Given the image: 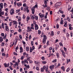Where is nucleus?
Wrapping results in <instances>:
<instances>
[{
	"label": "nucleus",
	"instance_id": "nucleus-1",
	"mask_svg": "<svg viewBox=\"0 0 73 73\" xmlns=\"http://www.w3.org/2000/svg\"><path fill=\"white\" fill-rule=\"evenodd\" d=\"M61 5V2H57L55 4V7H59V6H60Z\"/></svg>",
	"mask_w": 73,
	"mask_h": 73
},
{
	"label": "nucleus",
	"instance_id": "nucleus-2",
	"mask_svg": "<svg viewBox=\"0 0 73 73\" xmlns=\"http://www.w3.org/2000/svg\"><path fill=\"white\" fill-rule=\"evenodd\" d=\"M35 7H33L31 8V10L32 11V13L33 14V15H34V14L35 13Z\"/></svg>",
	"mask_w": 73,
	"mask_h": 73
},
{
	"label": "nucleus",
	"instance_id": "nucleus-3",
	"mask_svg": "<svg viewBox=\"0 0 73 73\" xmlns=\"http://www.w3.org/2000/svg\"><path fill=\"white\" fill-rule=\"evenodd\" d=\"M27 32H30L32 31V29L30 28V27L28 26L27 27Z\"/></svg>",
	"mask_w": 73,
	"mask_h": 73
},
{
	"label": "nucleus",
	"instance_id": "nucleus-4",
	"mask_svg": "<svg viewBox=\"0 0 73 73\" xmlns=\"http://www.w3.org/2000/svg\"><path fill=\"white\" fill-rule=\"evenodd\" d=\"M11 11H10V14L11 15H13L14 14V10L13 9H11Z\"/></svg>",
	"mask_w": 73,
	"mask_h": 73
},
{
	"label": "nucleus",
	"instance_id": "nucleus-5",
	"mask_svg": "<svg viewBox=\"0 0 73 73\" xmlns=\"http://www.w3.org/2000/svg\"><path fill=\"white\" fill-rule=\"evenodd\" d=\"M35 30H37L38 29V25L35 24Z\"/></svg>",
	"mask_w": 73,
	"mask_h": 73
},
{
	"label": "nucleus",
	"instance_id": "nucleus-6",
	"mask_svg": "<svg viewBox=\"0 0 73 73\" xmlns=\"http://www.w3.org/2000/svg\"><path fill=\"white\" fill-rule=\"evenodd\" d=\"M39 15L40 17V18H41V19H42V17H44V15L43 14H42L41 13H39Z\"/></svg>",
	"mask_w": 73,
	"mask_h": 73
},
{
	"label": "nucleus",
	"instance_id": "nucleus-7",
	"mask_svg": "<svg viewBox=\"0 0 73 73\" xmlns=\"http://www.w3.org/2000/svg\"><path fill=\"white\" fill-rule=\"evenodd\" d=\"M4 65L5 67H8L9 65V63H8V64H7V63H5L4 64Z\"/></svg>",
	"mask_w": 73,
	"mask_h": 73
},
{
	"label": "nucleus",
	"instance_id": "nucleus-8",
	"mask_svg": "<svg viewBox=\"0 0 73 73\" xmlns=\"http://www.w3.org/2000/svg\"><path fill=\"white\" fill-rule=\"evenodd\" d=\"M5 30L6 31H9V27L8 26H6L5 27Z\"/></svg>",
	"mask_w": 73,
	"mask_h": 73
},
{
	"label": "nucleus",
	"instance_id": "nucleus-9",
	"mask_svg": "<svg viewBox=\"0 0 73 73\" xmlns=\"http://www.w3.org/2000/svg\"><path fill=\"white\" fill-rule=\"evenodd\" d=\"M0 7L1 9L3 8V3H1L0 4Z\"/></svg>",
	"mask_w": 73,
	"mask_h": 73
},
{
	"label": "nucleus",
	"instance_id": "nucleus-10",
	"mask_svg": "<svg viewBox=\"0 0 73 73\" xmlns=\"http://www.w3.org/2000/svg\"><path fill=\"white\" fill-rule=\"evenodd\" d=\"M31 28L32 29H34V25H33V24H31Z\"/></svg>",
	"mask_w": 73,
	"mask_h": 73
},
{
	"label": "nucleus",
	"instance_id": "nucleus-11",
	"mask_svg": "<svg viewBox=\"0 0 73 73\" xmlns=\"http://www.w3.org/2000/svg\"><path fill=\"white\" fill-rule=\"evenodd\" d=\"M4 14V11H2L0 13V16H2V15H3Z\"/></svg>",
	"mask_w": 73,
	"mask_h": 73
},
{
	"label": "nucleus",
	"instance_id": "nucleus-12",
	"mask_svg": "<svg viewBox=\"0 0 73 73\" xmlns=\"http://www.w3.org/2000/svg\"><path fill=\"white\" fill-rule=\"evenodd\" d=\"M24 66H25V67H26L27 68V69H29L30 68L29 65H27V64H25Z\"/></svg>",
	"mask_w": 73,
	"mask_h": 73
},
{
	"label": "nucleus",
	"instance_id": "nucleus-13",
	"mask_svg": "<svg viewBox=\"0 0 73 73\" xmlns=\"http://www.w3.org/2000/svg\"><path fill=\"white\" fill-rule=\"evenodd\" d=\"M13 44H14V42H11L10 44V47H12L13 46Z\"/></svg>",
	"mask_w": 73,
	"mask_h": 73
},
{
	"label": "nucleus",
	"instance_id": "nucleus-14",
	"mask_svg": "<svg viewBox=\"0 0 73 73\" xmlns=\"http://www.w3.org/2000/svg\"><path fill=\"white\" fill-rule=\"evenodd\" d=\"M50 69L52 70V68H54V65H53L52 66H50Z\"/></svg>",
	"mask_w": 73,
	"mask_h": 73
},
{
	"label": "nucleus",
	"instance_id": "nucleus-15",
	"mask_svg": "<svg viewBox=\"0 0 73 73\" xmlns=\"http://www.w3.org/2000/svg\"><path fill=\"white\" fill-rule=\"evenodd\" d=\"M46 38H47V37H46V36L45 35H44V38L43 40H46Z\"/></svg>",
	"mask_w": 73,
	"mask_h": 73
},
{
	"label": "nucleus",
	"instance_id": "nucleus-16",
	"mask_svg": "<svg viewBox=\"0 0 73 73\" xmlns=\"http://www.w3.org/2000/svg\"><path fill=\"white\" fill-rule=\"evenodd\" d=\"M27 22H28V21L30 19V17L29 16H28V17H27Z\"/></svg>",
	"mask_w": 73,
	"mask_h": 73
},
{
	"label": "nucleus",
	"instance_id": "nucleus-17",
	"mask_svg": "<svg viewBox=\"0 0 73 73\" xmlns=\"http://www.w3.org/2000/svg\"><path fill=\"white\" fill-rule=\"evenodd\" d=\"M3 41V38L2 37H0V41L1 42H2Z\"/></svg>",
	"mask_w": 73,
	"mask_h": 73
},
{
	"label": "nucleus",
	"instance_id": "nucleus-18",
	"mask_svg": "<svg viewBox=\"0 0 73 73\" xmlns=\"http://www.w3.org/2000/svg\"><path fill=\"white\" fill-rule=\"evenodd\" d=\"M30 16H31V19H33V20L34 19H35V17L32 16V15L31 14Z\"/></svg>",
	"mask_w": 73,
	"mask_h": 73
},
{
	"label": "nucleus",
	"instance_id": "nucleus-19",
	"mask_svg": "<svg viewBox=\"0 0 73 73\" xmlns=\"http://www.w3.org/2000/svg\"><path fill=\"white\" fill-rule=\"evenodd\" d=\"M26 10H27V13H29V10H28V7H26Z\"/></svg>",
	"mask_w": 73,
	"mask_h": 73
},
{
	"label": "nucleus",
	"instance_id": "nucleus-20",
	"mask_svg": "<svg viewBox=\"0 0 73 73\" xmlns=\"http://www.w3.org/2000/svg\"><path fill=\"white\" fill-rule=\"evenodd\" d=\"M17 5H18V7H20V6H21V5H22V4H21V3H17Z\"/></svg>",
	"mask_w": 73,
	"mask_h": 73
},
{
	"label": "nucleus",
	"instance_id": "nucleus-21",
	"mask_svg": "<svg viewBox=\"0 0 73 73\" xmlns=\"http://www.w3.org/2000/svg\"><path fill=\"white\" fill-rule=\"evenodd\" d=\"M18 62H16V63L15 64V65H14V66H18Z\"/></svg>",
	"mask_w": 73,
	"mask_h": 73
},
{
	"label": "nucleus",
	"instance_id": "nucleus-22",
	"mask_svg": "<svg viewBox=\"0 0 73 73\" xmlns=\"http://www.w3.org/2000/svg\"><path fill=\"white\" fill-rule=\"evenodd\" d=\"M2 27L4 29L5 27H4V23H2Z\"/></svg>",
	"mask_w": 73,
	"mask_h": 73
},
{
	"label": "nucleus",
	"instance_id": "nucleus-23",
	"mask_svg": "<svg viewBox=\"0 0 73 73\" xmlns=\"http://www.w3.org/2000/svg\"><path fill=\"white\" fill-rule=\"evenodd\" d=\"M67 20L68 21H70V18L69 17H68L67 18Z\"/></svg>",
	"mask_w": 73,
	"mask_h": 73
},
{
	"label": "nucleus",
	"instance_id": "nucleus-24",
	"mask_svg": "<svg viewBox=\"0 0 73 73\" xmlns=\"http://www.w3.org/2000/svg\"><path fill=\"white\" fill-rule=\"evenodd\" d=\"M26 51H27V52L29 51V47H26Z\"/></svg>",
	"mask_w": 73,
	"mask_h": 73
},
{
	"label": "nucleus",
	"instance_id": "nucleus-25",
	"mask_svg": "<svg viewBox=\"0 0 73 73\" xmlns=\"http://www.w3.org/2000/svg\"><path fill=\"white\" fill-rule=\"evenodd\" d=\"M73 29V27H69V29L71 31H72V30Z\"/></svg>",
	"mask_w": 73,
	"mask_h": 73
},
{
	"label": "nucleus",
	"instance_id": "nucleus-26",
	"mask_svg": "<svg viewBox=\"0 0 73 73\" xmlns=\"http://www.w3.org/2000/svg\"><path fill=\"white\" fill-rule=\"evenodd\" d=\"M62 69L63 70V71H65V67L64 66H62Z\"/></svg>",
	"mask_w": 73,
	"mask_h": 73
},
{
	"label": "nucleus",
	"instance_id": "nucleus-27",
	"mask_svg": "<svg viewBox=\"0 0 73 73\" xmlns=\"http://www.w3.org/2000/svg\"><path fill=\"white\" fill-rule=\"evenodd\" d=\"M47 1H48V0H46L44 1V4H47Z\"/></svg>",
	"mask_w": 73,
	"mask_h": 73
},
{
	"label": "nucleus",
	"instance_id": "nucleus-28",
	"mask_svg": "<svg viewBox=\"0 0 73 73\" xmlns=\"http://www.w3.org/2000/svg\"><path fill=\"white\" fill-rule=\"evenodd\" d=\"M7 3H4V8H6L7 7Z\"/></svg>",
	"mask_w": 73,
	"mask_h": 73
},
{
	"label": "nucleus",
	"instance_id": "nucleus-29",
	"mask_svg": "<svg viewBox=\"0 0 73 73\" xmlns=\"http://www.w3.org/2000/svg\"><path fill=\"white\" fill-rule=\"evenodd\" d=\"M45 41H46V40L43 39V41H42V42L43 44H45Z\"/></svg>",
	"mask_w": 73,
	"mask_h": 73
},
{
	"label": "nucleus",
	"instance_id": "nucleus-30",
	"mask_svg": "<svg viewBox=\"0 0 73 73\" xmlns=\"http://www.w3.org/2000/svg\"><path fill=\"white\" fill-rule=\"evenodd\" d=\"M59 11L60 12V13H62V14H64V12L61 11V10H59Z\"/></svg>",
	"mask_w": 73,
	"mask_h": 73
},
{
	"label": "nucleus",
	"instance_id": "nucleus-31",
	"mask_svg": "<svg viewBox=\"0 0 73 73\" xmlns=\"http://www.w3.org/2000/svg\"><path fill=\"white\" fill-rule=\"evenodd\" d=\"M57 61V59H55L54 60L52 61V62H56Z\"/></svg>",
	"mask_w": 73,
	"mask_h": 73
},
{
	"label": "nucleus",
	"instance_id": "nucleus-32",
	"mask_svg": "<svg viewBox=\"0 0 73 73\" xmlns=\"http://www.w3.org/2000/svg\"><path fill=\"white\" fill-rule=\"evenodd\" d=\"M20 11V9H19L18 10H17L16 11V13H18V12H19Z\"/></svg>",
	"mask_w": 73,
	"mask_h": 73
},
{
	"label": "nucleus",
	"instance_id": "nucleus-33",
	"mask_svg": "<svg viewBox=\"0 0 73 73\" xmlns=\"http://www.w3.org/2000/svg\"><path fill=\"white\" fill-rule=\"evenodd\" d=\"M44 69H43V68H41L40 69L41 71V72H44Z\"/></svg>",
	"mask_w": 73,
	"mask_h": 73
},
{
	"label": "nucleus",
	"instance_id": "nucleus-34",
	"mask_svg": "<svg viewBox=\"0 0 73 73\" xmlns=\"http://www.w3.org/2000/svg\"><path fill=\"white\" fill-rule=\"evenodd\" d=\"M15 51L17 52V49H19V47L18 46H17V47L15 48Z\"/></svg>",
	"mask_w": 73,
	"mask_h": 73
},
{
	"label": "nucleus",
	"instance_id": "nucleus-35",
	"mask_svg": "<svg viewBox=\"0 0 73 73\" xmlns=\"http://www.w3.org/2000/svg\"><path fill=\"white\" fill-rule=\"evenodd\" d=\"M34 18H35L36 20H38V17L37 16H35Z\"/></svg>",
	"mask_w": 73,
	"mask_h": 73
},
{
	"label": "nucleus",
	"instance_id": "nucleus-36",
	"mask_svg": "<svg viewBox=\"0 0 73 73\" xmlns=\"http://www.w3.org/2000/svg\"><path fill=\"white\" fill-rule=\"evenodd\" d=\"M70 70V69L69 68H68L67 69L66 71L67 72H68Z\"/></svg>",
	"mask_w": 73,
	"mask_h": 73
},
{
	"label": "nucleus",
	"instance_id": "nucleus-37",
	"mask_svg": "<svg viewBox=\"0 0 73 73\" xmlns=\"http://www.w3.org/2000/svg\"><path fill=\"white\" fill-rule=\"evenodd\" d=\"M21 18L19 17V18H18V21H21Z\"/></svg>",
	"mask_w": 73,
	"mask_h": 73
},
{
	"label": "nucleus",
	"instance_id": "nucleus-38",
	"mask_svg": "<svg viewBox=\"0 0 73 73\" xmlns=\"http://www.w3.org/2000/svg\"><path fill=\"white\" fill-rule=\"evenodd\" d=\"M64 22V21L62 20L61 21V22L60 23V24H63V23Z\"/></svg>",
	"mask_w": 73,
	"mask_h": 73
},
{
	"label": "nucleus",
	"instance_id": "nucleus-39",
	"mask_svg": "<svg viewBox=\"0 0 73 73\" xmlns=\"http://www.w3.org/2000/svg\"><path fill=\"white\" fill-rule=\"evenodd\" d=\"M27 60H28V61H30V60H31V57L28 58L27 59Z\"/></svg>",
	"mask_w": 73,
	"mask_h": 73
},
{
	"label": "nucleus",
	"instance_id": "nucleus-40",
	"mask_svg": "<svg viewBox=\"0 0 73 73\" xmlns=\"http://www.w3.org/2000/svg\"><path fill=\"white\" fill-rule=\"evenodd\" d=\"M22 63L24 65H25V62L23 61H22Z\"/></svg>",
	"mask_w": 73,
	"mask_h": 73
},
{
	"label": "nucleus",
	"instance_id": "nucleus-41",
	"mask_svg": "<svg viewBox=\"0 0 73 73\" xmlns=\"http://www.w3.org/2000/svg\"><path fill=\"white\" fill-rule=\"evenodd\" d=\"M24 56H22L21 57V59L23 60V59H24Z\"/></svg>",
	"mask_w": 73,
	"mask_h": 73
},
{
	"label": "nucleus",
	"instance_id": "nucleus-42",
	"mask_svg": "<svg viewBox=\"0 0 73 73\" xmlns=\"http://www.w3.org/2000/svg\"><path fill=\"white\" fill-rule=\"evenodd\" d=\"M46 9H48V11H50V7H47L46 8Z\"/></svg>",
	"mask_w": 73,
	"mask_h": 73
},
{
	"label": "nucleus",
	"instance_id": "nucleus-43",
	"mask_svg": "<svg viewBox=\"0 0 73 73\" xmlns=\"http://www.w3.org/2000/svg\"><path fill=\"white\" fill-rule=\"evenodd\" d=\"M13 23H13V24L14 25H15V24H17V21H16L15 22L14 21Z\"/></svg>",
	"mask_w": 73,
	"mask_h": 73
},
{
	"label": "nucleus",
	"instance_id": "nucleus-44",
	"mask_svg": "<svg viewBox=\"0 0 73 73\" xmlns=\"http://www.w3.org/2000/svg\"><path fill=\"white\" fill-rule=\"evenodd\" d=\"M24 61H25V62H26V63L27 64H28V61H27V60H24Z\"/></svg>",
	"mask_w": 73,
	"mask_h": 73
},
{
	"label": "nucleus",
	"instance_id": "nucleus-45",
	"mask_svg": "<svg viewBox=\"0 0 73 73\" xmlns=\"http://www.w3.org/2000/svg\"><path fill=\"white\" fill-rule=\"evenodd\" d=\"M42 62L43 64H46V62L45 61H43Z\"/></svg>",
	"mask_w": 73,
	"mask_h": 73
},
{
	"label": "nucleus",
	"instance_id": "nucleus-46",
	"mask_svg": "<svg viewBox=\"0 0 73 73\" xmlns=\"http://www.w3.org/2000/svg\"><path fill=\"white\" fill-rule=\"evenodd\" d=\"M4 42H2L1 46H4Z\"/></svg>",
	"mask_w": 73,
	"mask_h": 73
},
{
	"label": "nucleus",
	"instance_id": "nucleus-47",
	"mask_svg": "<svg viewBox=\"0 0 73 73\" xmlns=\"http://www.w3.org/2000/svg\"><path fill=\"white\" fill-rule=\"evenodd\" d=\"M68 26V25L66 23H65V24L64 25V27H66Z\"/></svg>",
	"mask_w": 73,
	"mask_h": 73
},
{
	"label": "nucleus",
	"instance_id": "nucleus-48",
	"mask_svg": "<svg viewBox=\"0 0 73 73\" xmlns=\"http://www.w3.org/2000/svg\"><path fill=\"white\" fill-rule=\"evenodd\" d=\"M38 35H40V33H41L40 30H38Z\"/></svg>",
	"mask_w": 73,
	"mask_h": 73
},
{
	"label": "nucleus",
	"instance_id": "nucleus-49",
	"mask_svg": "<svg viewBox=\"0 0 73 73\" xmlns=\"http://www.w3.org/2000/svg\"><path fill=\"white\" fill-rule=\"evenodd\" d=\"M2 56H3L4 57H5V54L3 53L2 54Z\"/></svg>",
	"mask_w": 73,
	"mask_h": 73
},
{
	"label": "nucleus",
	"instance_id": "nucleus-50",
	"mask_svg": "<svg viewBox=\"0 0 73 73\" xmlns=\"http://www.w3.org/2000/svg\"><path fill=\"white\" fill-rule=\"evenodd\" d=\"M56 55L58 58H59V56L58 53H56Z\"/></svg>",
	"mask_w": 73,
	"mask_h": 73
},
{
	"label": "nucleus",
	"instance_id": "nucleus-51",
	"mask_svg": "<svg viewBox=\"0 0 73 73\" xmlns=\"http://www.w3.org/2000/svg\"><path fill=\"white\" fill-rule=\"evenodd\" d=\"M62 17H63V18H65V15L64 14H63L62 15Z\"/></svg>",
	"mask_w": 73,
	"mask_h": 73
},
{
	"label": "nucleus",
	"instance_id": "nucleus-52",
	"mask_svg": "<svg viewBox=\"0 0 73 73\" xmlns=\"http://www.w3.org/2000/svg\"><path fill=\"white\" fill-rule=\"evenodd\" d=\"M54 34H53V32H52L51 34V35L52 36H54Z\"/></svg>",
	"mask_w": 73,
	"mask_h": 73
},
{
	"label": "nucleus",
	"instance_id": "nucleus-53",
	"mask_svg": "<svg viewBox=\"0 0 73 73\" xmlns=\"http://www.w3.org/2000/svg\"><path fill=\"white\" fill-rule=\"evenodd\" d=\"M68 25L69 26V27H71L72 26V25L70 24H69Z\"/></svg>",
	"mask_w": 73,
	"mask_h": 73
},
{
	"label": "nucleus",
	"instance_id": "nucleus-54",
	"mask_svg": "<svg viewBox=\"0 0 73 73\" xmlns=\"http://www.w3.org/2000/svg\"><path fill=\"white\" fill-rule=\"evenodd\" d=\"M41 58L42 60H45V58H44V57L43 56L41 57Z\"/></svg>",
	"mask_w": 73,
	"mask_h": 73
},
{
	"label": "nucleus",
	"instance_id": "nucleus-55",
	"mask_svg": "<svg viewBox=\"0 0 73 73\" xmlns=\"http://www.w3.org/2000/svg\"><path fill=\"white\" fill-rule=\"evenodd\" d=\"M70 61V59L68 60L67 61V64H68V63H69V62Z\"/></svg>",
	"mask_w": 73,
	"mask_h": 73
},
{
	"label": "nucleus",
	"instance_id": "nucleus-56",
	"mask_svg": "<svg viewBox=\"0 0 73 73\" xmlns=\"http://www.w3.org/2000/svg\"><path fill=\"white\" fill-rule=\"evenodd\" d=\"M59 28V25H56V28L58 29Z\"/></svg>",
	"mask_w": 73,
	"mask_h": 73
},
{
	"label": "nucleus",
	"instance_id": "nucleus-57",
	"mask_svg": "<svg viewBox=\"0 0 73 73\" xmlns=\"http://www.w3.org/2000/svg\"><path fill=\"white\" fill-rule=\"evenodd\" d=\"M43 69H44V70H45V69H46V66H43Z\"/></svg>",
	"mask_w": 73,
	"mask_h": 73
},
{
	"label": "nucleus",
	"instance_id": "nucleus-58",
	"mask_svg": "<svg viewBox=\"0 0 73 73\" xmlns=\"http://www.w3.org/2000/svg\"><path fill=\"white\" fill-rule=\"evenodd\" d=\"M64 49L65 50L66 52L67 50H66V48H65V47H64Z\"/></svg>",
	"mask_w": 73,
	"mask_h": 73
},
{
	"label": "nucleus",
	"instance_id": "nucleus-59",
	"mask_svg": "<svg viewBox=\"0 0 73 73\" xmlns=\"http://www.w3.org/2000/svg\"><path fill=\"white\" fill-rule=\"evenodd\" d=\"M19 37L21 39L22 38V36H21V35H19Z\"/></svg>",
	"mask_w": 73,
	"mask_h": 73
},
{
	"label": "nucleus",
	"instance_id": "nucleus-60",
	"mask_svg": "<svg viewBox=\"0 0 73 73\" xmlns=\"http://www.w3.org/2000/svg\"><path fill=\"white\" fill-rule=\"evenodd\" d=\"M27 5V4L26 3H24L23 5V7H26V6Z\"/></svg>",
	"mask_w": 73,
	"mask_h": 73
},
{
	"label": "nucleus",
	"instance_id": "nucleus-61",
	"mask_svg": "<svg viewBox=\"0 0 73 73\" xmlns=\"http://www.w3.org/2000/svg\"><path fill=\"white\" fill-rule=\"evenodd\" d=\"M36 24V22L35 21H34L33 24Z\"/></svg>",
	"mask_w": 73,
	"mask_h": 73
},
{
	"label": "nucleus",
	"instance_id": "nucleus-62",
	"mask_svg": "<svg viewBox=\"0 0 73 73\" xmlns=\"http://www.w3.org/2000/svg\"><path fill=\"white\" fill-rule=\"evenodd\" d=\"M31 44L32 45V46H33V41H32L31 42Z\"/></svg>",
	"mask_w": 73,
	"mask_h": 73
},
{
	"label": "nucleus",
	"instance_id": "nucleus-63",
	"mask_svg": "<svg viewBox=\"0 0 73 73\" xmlns=\"http://www.w3.org/2000/svg\"><path fill=\"white\" fill-rule=\"evenodd\" d=\"M50 14L51 15H52V11H50Z\"/></svg>",
	"mask_w": 73,
	"mask_h": 73
},
{
	"label": "nucleus",
	"instance_id": "nucleus-64",
	"mask_svg": "<svg viewBox=\"0 0 73 73\" xmlns=\"http://www.w3.org/2000/svg\"><path fill=\"white\" fill-rule=\"evenodd\" d=\"M10 31L11 32V33H13L14 32V31L13 30H10Z\"/></svg>",
	"mask_w": 73,
	"mask_h": 73
}]
</instances>
